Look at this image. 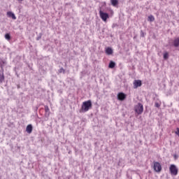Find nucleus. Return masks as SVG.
<instances>
[{
    "mask_svg": "<svg viewBox=\"0 0 179 179\" xmlns=\"http://www.w3.org/2000/svg\"><path fill=\"white\" fill-rule=\"evenodd\" d=\"M92 101L88 100L84 101L81 106L80 113H87V111H89L92 108Z\"/></svg>",
    "mask_w": 179,
    "mask_h": 179,
    "instance_id": "obj_1",
    "label": "nucleus"
},
{
    "mask_svg": "<svg viewBox=\"0 0 179 179\" xmlns=\"http://www.w3.org/2000/svg\"><path fill=\"white\" fill-rule=\"evenodd\" d=\"M134 110L138 115L143 113V105L142 103H138L135 107Z\"/></svg>",
    "mask_w": 179,
    "mask_h": 179,
    "instance_id": "obj_2",
    "label": "nucleus"
},
{
    "mask_svg": "<svg viewBox=\"0 0 179 179\" xmlns=\"http://www.w3.org/2000/svg\"><path fill=\"white\" fill-rule=\"evenodd\" d=\"M169 171L171 176H177L178 174V169L174 164H171L169 167Z\"/></svg>",
    "mask_w": 179,
    "mask_h": 179,
    "instance_id": "obj_3",
    "label": "nucleus"
},
{
    "mask_svg": "<svg viewBox=\"0 0 179 179\" xmlns=\"http://www.w3.org/2000/svg\"><path fill=\"white\" fill-rule=\"evenodd\" d=\"M99 15H100L101 19L103 22H107V19H108V17H110V16L108 15V13H104L101 10L99 11Z\"/></svg>",
    "mask_w": 179,
    "mask_h": 179,
    "instance_id": "obj_4",
    "label": "nucleus"
},
{
    "mask_svg": "<svg viewBox=\"0 0 179 179\" xmlns=\"http://www.w3.org/2000/svg\"><path fill=\"white\" fill-rule=\"evenodd\" d=\"M153 169L156 173H160L162 171V164L159 162H154Z\"/></svg>",
    "mask_w": 179,
    "mask_h": 179,
    "instance_id": "obj_5",
    "label": "nucleus"
},
{
    "mask_svg": "<svg viewBox=\"0 0 179 179\" xmlns=\"http://www.w3.org/2000/svg\"><path fill=\"white\" fill-rule=\"evenodd\" d=\"M134 89H138V87H141L142 86V80H135L133 83Z\"/></svg>",
    "mask_w": 179,
    "mask_h": 179,
    "instance_id": "obj_6",
    "label": "nucleus"
},
{
    "mask_svg": "<svg viewBox=\"0 0 179 179\" xmlns=\"http://www.w3.org/2000/svg\"><path fill=\"white\" fill-rule=\"evenodd\" d=\"M117 99H118V100H120V101H122L125 100V99H127V95L125 94H124L123 92H120L117 94Z\"/></svg>",
    "mask_w": 179,
    "mask_h": 179,
    "instance_id": "obj_7",
    "label": "nucleus"
},
{
    "mask_svg": "<svg viewBox=\"0 0 179 179\" xmlns=\"http://www.w3.org/2000/svg\"><path fill=\"white\" fill-rule=\"evenodd\" d=\"M7 16L8 17H12L13 20H16V15H15V13H12V11H8Z\"/></svg>",
    "mask_w": 179,
    "mask_h": 179,
    "instance_id": "obj_8",
    "label": "nucleus"
},
{
    "mask_svg": "<svg viewBox=\"0 0 179 179\" xmlns=\"http://www.w3.org/2000/svg\"><path fill=\"white\" fill-rule=\"evenodd\" d=\"M173 46L179 47V37L175 38L173 41Z\"/></svg>",
    "mask_w": 179,
    "mask_h": 179,
    "instance_id": "obj_9",
    "label": "nucleus"
},
{
    "mask_svg": "<svg viewBox=\"0 0 179 179\" xmlns=\"http://www.w3.org/2000/svg\"><path fill=\"white\" fill-rule=\"evenodd\" d=\"M26 131L27 134H31V132H33V126L31 124H28Z\"/></svg>",
    "mask_w": 179,
    "mask_h": 179,
    "instance_id": "obj_10",
    "label": "nucleus"
},
{
    "mask_svg": "<svg viewBox=\"0 0 179 179\" xmlns=\"http://www.w3.org/2000/svg\"><path fill=\"white\" fill-rule=\"evenodd\" d=\"M5 80V76L3 75V71L0 72V83H2Z\"/></svg>",
    "mask_w": 179,
    "mask_h": 179,
    "instance_id": "obj_11",
    "label": "nucleus"
},
{
    "mask_svg": "<svg viewBox=\"0 0 179 179\" xmlns=\"http://www.w3.org/2000/svg\"><path fill=\"white\" fill-rule=\"evenodd\" d=\"M106 52L108 55H111V54H113V49H111V48H107Z\"/></svg>",
    "mask_w": 179,
    "mask_h": 179,
    "instance_id": "obj_12",
    "label": "nucleus"
},
{
    "mask_svg": "<svg viewBox=\"0 0 179 179\" xmlns=\"http://www.w3.org/2000/svg\"><path fill=\"white\" fill-rule=\"evenodd\" d=\"M108 68H110V69L115 68V62L110 61L108 65Z\"/></svg>",
    "mask_w": 179,
    "mask_h": 179,
    "instance_id": "obj_13",
    "label": "nucleus"
},
{
    "mask_svg": "<svg viewBox=\"0 0 179 179\" xmlns=\"http://www.w3.org/2000/svg\"><path fill=\"white\" fill-rule=\"evenodd\" d=\"M113 6H117L118 5V0H110Z\"/></svg>",
    "mask_w": 179,
    "mask_h": 179,
    "instance_id": "obj_14",
    "label": "nucleus"
},
{
    "mask_svg": "<svg viewBox=\"0 0 179 179\" xmlns=\"http://www.w3.org/2000/svg\"><path fill=\"white\" fill-rule=\"evenodd\" d=\"M148 22H155V17L153 15L148 16Z\"/></svg>",
    "mask_w": 179,
    "mask_h": 179,
    "instance_id": "obj_15",
    "label": "nucleus"
},
{
    "mask_svg": "<svg viewBox=\"0 0 179 179\" xmlns=\"http://www.w3.org/2000/svg\"><path fill=\"white\" fill-rule=\"evenodd\" d=\"M164 59H169V52H165L164 53Z\"/></svg>",
    "mask_w": 179,
    "mask_h": 179,
    "instance_id": "obj_16",
    "label": "nucleus"
},
{
    "mask_svg": "<svg viewBox=\"0 0 179 179\" xmlns=\"http://www.w3.org/2000/svg\"><path fill=\"white\" fill-rule=\"evenodd\" d=\"M5 38H6V40H10V35L9 34H6V35H5Z\"/></svg>",
    "mask_w": 179,
    "mask_h": 179,
    "instance_id": "obj_17",
    "label": "nucleus"
},
{
    "mask_svg": "<svg viewBox=\"0 0 179 179\" xmlns=\"http://www.w3.org/2000/svg\"><path fill=\"white\" fill-rule=\"evenodd\" d=\"M59 73H65V69H64V68H61L59 70Z\"/></svg>",
    "mask_w": 179,
    "mask_h": 179,
    "instance_id": "obj_18",
    "label": "nucleus"
},
{
    "mask_svg": "<svg viewBox=\"0 0 179 179\" xmlns=\"http://www.w3.org/2000/svg\"><path fill=\"white\" fill-rule=\"evenodd\" d=\"M45 113H48V111H50V108H48V106H45Z\"/></svg>",
    "mask_w": 179,
    "mask_h": 179,
    "instance_id": "obj_19",
    "label": "nucleus"
},
{
    "mask_svg": "<svg viewBox=\"0 0 179 179\" xmlns=\"http://www.w3.org/2000/svg\"><path fill=\"white\" fill-rule=\"evenodd\" d=\"M155 107H157V108H159V107H160V103H159V102H156V103H155Z\"/></svg>",
    "mask_w": 179,
    "mask_h": 179,
    "instance_id": "obj_20",
    "label": "nucleus"
},
{
    "mask_svg": "<svg viewBox=\"0 0 179 179\" xmlns=\"http://www.w3.org/2000/svg\"><path fill=\"white\" fill-rule=\"evenodd\" d=\"M175 134L178 135V136H179V128L176 129V131L175 132Z\"/></svg>",
    "mask_w": 179,
    "mask_h": 179,
    "instance_id": "obj_21",
    "label": "nucleus"
},
{
    "mask_svg": "<svg viewBox=\"0 0 179 179\" xmlns=\"http://www.w3.org/2000/svg\"><path fill=\"white\" fill-rule=\"evenodd\" d=\"M18 1H23V0H18Z\"/></svg>",
    "mask_w": 179,
    "mask_h": 179,
    "instance_id": "obj_22",
    "label": "nucleus"
}]
</instances>
